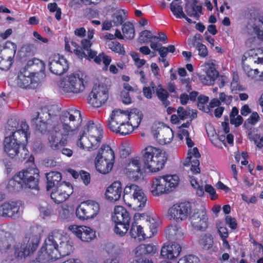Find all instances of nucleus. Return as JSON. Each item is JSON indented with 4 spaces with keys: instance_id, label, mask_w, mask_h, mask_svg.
I'll list each match as a JSON object with an SVG mask.
<instances>
[{
    "instance_id": "obj_61",
    "label": "nucleus",
    "mask_w": 263,
    "mask_h": 263,
    "mask_svg": "<svg viewBox=\"0 0 263 263\" xmlns=\"http://www.w3.org/2000/svg\"><path fill=\"white\" fill-rule=\"evenodd\" d=\"M145 249H144V244H141L138 246L134 250V253L136 257H141L143 255L146 254Z\"/></svg>"
},
{
    "instance_id": "obj_14",
    "label": "nucleus",
    "mask_w": 263,
    "mask_h": 263,
    "mask_svg": "<svg viewBox=\"0 0 263 263\" xmlns=\"http://www.w3.org/2000/svg\"><path fill=\"white\" fill-rule=\"evenodd\" d=\"M88 135H89L91 151H93L99 146L103 137V132L100 124H95L92 121H89L85 125Z\"/></svg>"
},
{
    "instance_id": "obj_30",
    "label": "nucleus",
    "mask_w": 263,
    "mask_h": 263,
    "mask_svg": "<svg viewBox=\"0 0 263 263\" xmlns=\"http://www.w3.org/2000/svg\"><path fill=\"white\" fill-rule=\"evenodd\" d=\"M165 152L163 150L152 146H147L142 151L143 163L153 159L158 158L159 155Z\"/></svg>"
},
{
    "instance_id": "obj_15",
    "label": "nucleus",
    "mask_w": 263,
    "mask_h": 263,
    "mask_svg": "<svg viewBox=\"0 0 263 263\" xmlns=\"http://www.w3.org/2000/svg\"><path fill=\"white\" fill-rule=\"evenodd\" d=\"M71 44L74 47L73 53L81 59L85 58L90 61L97 54L96 51L90 49L92 43L89 39H83L81 42V46L74 42H71Z\"/></svg>"
},
{
    "instance_id": "obj_11",
    "label": "nucleus",
    "mask_w": 263,
    "mask_h": 263,
    "mask_svg": "<svg viewBox=\"0 0 263 263\" xmlns=\"http://www.w3.org/2000/svg\"><path fill=\"white\" fill-rule=\"evenodd\" d=\"M192 213V205L190 202L176 203L167 211V218L171 221L180 223L186 220Z\"/></svg>"
},
{
    "instance_id": "obj_19",
    "label": "nucleus",
    "mask_w": 263,
    "mask_h": 263,
    "mask_svg": "<svg viewBox=\"0 0 263 263\" xmlns=\"http://www.w3.org/2000/svg\"><path fill=\"white\" fill-rule=\"evenodd\" d=\"M49 67L50 71L55 74H63L68 69L67 61L59 54L53 55L49 58Z\"/></svg>"
},
{
    "instance_id": "obj_3",
    "label": "nucleus",
    "mask_w": 263,
    "mask_h": 263,
    "mask_svg": "<svg viewBox=\"0 0 263 263\" xmlns=\"http://www.w3.org/2000/svg\"><path fill=\"white\" fill-rule=\"evenodd\" d=\"M72 242L58 232H52L39 252V261H48L68 255L73 251Z\"/></svg>"
},
{
    "instance_id": "obj_37",
    "label": "nucleus",
    "mask_w": 263,
    "mask_h": 263,
    "mask_svg": "<svg viewBox=\"0 0 263 263\" xmlns=\"http://www.w3.org/2000/svg\"><path fill=\"white\" fill-rule=\"evenodd\" d=\"M47 179V190H50L62 179V176L60 173L58 172H51L46 175Z\"/></svg>"
},
{
    "instance_id": "obj_16",
    "label": "nucleus",
    "mask_w": 263,
    "mask_h": 263,
    "mask_svg": "<svg viewBox=\"0 0 263 263\" xmlns=\"http://www.w3.org/2000/svg\"><path fill=\"white\" fill-rule=\"evenodd\" d=\"M73 193V187L69 182H63L56 187L50 194V197L56 203L66 201Z\"/></svg>"
},
{
    "instance_id": "obj_46",
    "label": "nucleus",
    "mask_w": 263,
    "mask_h": 263,
    "mask_svg": "<svg viewBox=\"0 0 263 263\" xmlns=\"http://www.w3.org/2000/svg\"><path fill=\"white\" fill-rule=\"evenodd\" d=\"M122 32L125 38L132 40L135 37V30L133 24L127 22L125 23L122 27Z\"/></svg>"
},
{
    "instance_id": "obj_2",
    "label": "nucleus",
    "mask_w": 263,
    "mask_h": 263,
    "mask_svg": "<svg viewBox=\"0 0 263 263\" xmlns=\"http://www.w3.org/2000/svg\"><path fill=\"white\" fill-rule=\"evenodd\" d=\"M81 121L79 110L63 111L60 117L59 121L53 124L52 129L49 131V146L53 150H59L66 145L67 143V137L78 129Z\"/></svg>"
},
{
    "instance_id": "obj_21",
    "label": "nucleus",
    "mask_w": 263,
    "mask_h": 263,
    "mask_svg": "<svg viewBox=\"0 0 263 263\" xmlns=\"http://www.w3.org/2000/svg\"><path fill=\"white\" fill-rule=\"evenodd\" d=\"M181 249L180 245L177 242L166 243L162 247L160 255L163 258L172 260L179 256Z\"/></svg>"
},
{
    "instance_id": "obj_1",
    "label": "nucleus",
    "mask_w": 263,
    "mask_h": 263,
    "mask_svg": "<svg viewBox=\"0 0 263 263\" xmlns=\"http://www.w3.org/2000/svg\"><path fill=\"white\" fill-rule=\"evenodd\" d=\"M35 229L32 228L31 232L19 241H16L10 233H5L0 240V249L2 253L12 260L14 258H25L33 253L39 245L40 237L38 234L35 233Z\"/></svg>"
},
{
    "instance_id": "obj_51",
    "label": "nucleus",
    "mask_w": 263,
    "mask_h": 263,
    "mask_svg": "<svg viewBox=\"0 0 263 263\" xmlns=\"http://www.w3.org/2000/svg\"><path fill=\"white\" fill-rule=\"evenodd\" d=\"M170 9L177 18H181L182 15L184 14L182 7L178 4L172 2L170 5Z\"/></svg>"
},
{
    "instance_id": "obj_63",
    "label": "nucleus",
    "mask_w": 263,
    "mask_h": 263,
    "mask_svg": "<svg viewBox=\"0 0 263 263\" xmlns=\"http://www.w3.org/2000/svg\"><path fill=\"white\" fill-rule=\"evenodd\" d=\"M233 97L232 96H227L224 92H221L219 94V100L227 105L230 104L232 101Z\"/></svg>"
},
{
    "instance_id": "obj_44",
    "label": "nucleus",
    "mask_w": 263,
    "mask_h": 263,
    "mask_svg": "<svg viewBox=\"0 0 263 263\" xmlns=\"http://www.w3.org/2000/svg\"><path fill=\"white\" fill-rule=\"evenodd\" d=\"M204 67L208 78H210L214 82L218 76V72L215 67V64L213 63L207 62L204 63Z\"/></svg>"
},
{
    "instance_id": "obj_42",
    "label": "nucleus",
    "mask_w": 263,
    "mask_h": 263,
    "mask_svg": "<svg viewBox=\"0 0 263 263\" xmlns=\"http://www.w3.org/2000/svg\"><path fill=\"white\" fill-rule=\"evenodd\" d=\"M174 137L173 130L169 128H166L163 130H161V133H158L157 138L163 144H167L170 143Z\"/></svg>"
},
{
    "instance_id": "obj_60",
    "label": "nucleus",
    "mask_w": 263,
    "mask_h": 263,
    "mask_svg": "<svg viewBox=\"0 0 263 263\" xmlns=\"http://www.w3.org/2000/svg\"><path fill=\"white\" fill-rule=\"evenodd\" d=\"M196 48L198 51V54L202 57H205L208 55V50L205 45L202 44L198 43L197 45Z\"/></svg>"
},
{
    "instance_id": "obj_39",
    "label": "nucleus",
    "mask_w": 263,
    "mask_h": 263,
    "mask_svg": "<svg viewBox=\"0 0 263 263\" xmlns=\"http://www.w3.org/2000/svg\"><path fill=\"white\" fill-rule=\"evenodd\" d=\"M86 129H85V126L84 128L80 132V138L78 139L77 142V145L80 148L83 149H86L88 151H91V148L92 146H90V142L89 141V135H88V137H86L84 135L86 134Z\"/></svg>"
},
{
    "instance_id": "obj_41",
    "label": "nucleus",
    "mask_w": 263,
    "mask_h": 263,
    "mask_svg": "<svg viewBox=\"0 0 263 263\" xmlns=\"http://www.w3.org/2000/svg\"><path fill=\"white\" fill-rule=\"evenodd\" d=\"M187 14L191 17L198 18L202 12V7L196 5V2L189 5L186 4L185 7Z\"/></svg>"
},
{
    "instance_id": "obj_48",
    "label": "nucleus",
    "mask_w": 263,
    "mask_h": 263,
    "mask_svg": "<svg viewBox=\"0 0 263 263\" xmlns=\"http://www.w3.org/2000/svg\"><path fill=\"white\" fill-rule=\"evenodd\" d=\"M158 36L152 35L150 31L145 30L140 33L139 41L141 43H147L152 40H158Z\"/></svg>"
},
{
    "instance_id": "obj_8",
    "label": "nucleus",
    "mask_w": 263,
    "mask_h": 263,
    "mask_svg": "<svg viewBox=\"0 0 263 263\" xmlns=\"http://www.w3.org/2000/svg\"><path fill=\"white\" fill-rule=\"evenodd\" d=\"M123 193V199L128 206L137 210L145 206L147 197L141 187L129 183L124 188Z\"/></svg>"
},
{
    "instance_id": "obj_7",
    "label": "nucleus",
    "mask_w": 263,
    "mask_h": 263,
    "mask_svg": "<svg viewBox=\"0 0 263 263\" xmlns=\"http://www.w3.org/2000/svg\"><path fill=\"white\" fill-rule=\"evenodd\" d=\"M87 78L86 74L83 71L71 73L60 81L59 87L65 92L81 93L85 89Z\"/></svg>"
},
{
    "instance_id": "obj_58",
    "label": "nucleus",
    "mask_w": 263,
    "mask_h": 263,
    "mask_svg": "<svg viewBox=\"0 0 263 263\" xmlns=\"http://www.w3.org/2000/svg\"><path fill=\"white\" fill-rule=\"evenodd\" d=\"M80 176L83 182V183L86 185H88L90 183V175L89 173L84 171H81L80 172Z\"/></svg>"
},
{
    "instance_id": "obj_43",
    "label": "nucleus",
    "mask_w": 263,
    "mask_h": 263,
    "mask_svg": "<svg viewBox=\"0 0 263 263\" xmlns=\"http://www.w3.org/2000/svg\"><path fill=\"white\" fill-rule=\"evenodd\" d=\"M162 176L165 180V182L167 185L170 192L178 185L180 179L178 176L177 175H167Z\"/></svg>"
},
{
    "instance_id": "obj_35",
    "label": "nucleus",
    "mask_w": 263,
    "mask_h": 263,
    "mask_svg": "<svg viewBox=\"0 0 263 263\" xmlns=\"http://www.w3.org/2000/svg\"><path fill=\"white\" fill-rule=\"evenodd\" d=\"M23 124H27L26 122L22 121L20 126L17 119L16 118L9 119L6 126L7 135L8 136L12 135L20 130L23 131L22 126Z\"/></svg>"
},
{
    "instance_id": "obj_56",
    "label": "nucleus",
    "mask_w": 263,
    "mask_h": 263,
    "mask_svg": "<svg viewBox=\"0 0 263 263\" xmlns=\"http://www.w3.org/2000/svg\"><path fill=\"white\" fill-rule=\"evenodd\" d=\"M259 120L258 114L256 112H253L251 114L249 118L246 121L245 125L251 124L254 125L256 124Z\"/></svg>"
},
{
    "instance_id": "obj_18",
    "label": "nucleus",
    "mask_w": 263,
    "mask_h": 263,
    "mask_svg": "<svg viewBox=\"0 0 263 263\" xmlns=\"http://www.w3.org/2000/svg\"><path fill=\"white\" fill-rule=\"evenodd\" d=\"M69 229L84 242H90L96 237V231L87 226L72 225L69 227Z\"/></svg>"
},
{
    "instance_id": "obj_53",
    "label": "nucleus",
    "mask_w": 263,
    "mask_h": 263,
    "mask_svg": "<svg viewBox=\"0 0 263 263\" xmlns=\"http://www.w3.org/2000/svg\"><path fill=\"white\" fill-rule=\"evenodd\" d=\"M199 258L194 255H190L180 258L178 263H198Z\"/></svg>"
},
{
    "instance_id": "obj_17",
    "label": "nucleus",
    "mask_w": 263,
    "mask_h": 263,
    "mask_svg": "<svg viewBox=\"0 0 263 263\" xmlns=\"http://www.w3.org/2000/svg\"><path fill=\"white\" fill-rule=\"evenodd\" d=\"M21 202L18 200H9L0 205V216L4 218H15L19 215Z\"/></svg>"
},
{
    "instance_id": "obj_27",
    "label": "nucleus",
    "mask_w": 263,
    "mask_h": 263,
    "mask_svg": "<svg viewBox=\"0 0 263 263\" xmlns=\"http://www.w3.org/2000/svg\"><path fill=\"white\" fill-rule=\"evenodd\" d=\"M166 237L170 240H179L183 238L184 233L178 225L171 224L165 231Z\"/></svg>"
},
{
    "instance_id": "obj_59",
    "label": "nucleus",
    "mask_w": 263,
    "mask_h": 263,
    "mask_svg": "<svg viewBox=\"0 0 263 263\" xmlns=\"http://www.w3.org/2000/svg\"><path fill=\"white\" fill-rule=\"evenodd\" d=\"M205 191L206 192L210 194L212 200H214L217 198L218 195L216 194L215 190L212 185L206 184L205 186Z\"/></svg>"
},
{
    "instance_id": "obj_32",
    "label": "nucleus",
    "mask_w": 263,
    "mask_h": 263,
    "mask_svg": "<svg viewBox=\"0 0 263 263\" xmlns=\"http://www.w3.org/2000/svg\"><path fill=\"white\" fill-rule=\"evenodd\" d=\"M139 219L140 220L145 221L149 226L150 230L153 234L156 233V228L158 225V218L155 217H152L146 214H137L134 216V219L137 220Z\"/></svg>"
},
{
    "instance_id": "obj_20",
    "label": "nucleus",
    "mask_w": 263,
    "mask_h": 263,
    "mask_svg": "<svg viewBox=\"0 0 263 263\" xmlns=\"http://www.w3.org/2000/svg\"><path fill=\"white\" fill-rule=\"evenodd\" d=\"M192 227L197 230L204 231L208 227V218L206 212L198 210L190 217Z\"/></svg>"
},
{
    "instance_id": "obj_24",
    "label": "nucleus",
    "mask_w": 263,
    "mask_h": 263,
    "mask_svg": "<svg viewBox=\"0 0 263 263\" xmlns=\"http://www.w3.org/2000/svg\"><path fill=\"white\" fill-rule=\"evenodd\" d=\"M158 158L144 162L145 167L151 172H157L163 168L167 160L165 152L160 154Z\"/></svg>"
},
{
    "instance_id": "obj_40",
    "label": "nucleus",
    "mask_w": 263,
    "mask_h": 263,
    "mask_svg": "<svg viewBox=\"0 0 263 263\" xmlns=\"http://www.w3.org/2000/svg\"><path fill=\"white\" fill-rule=\"evenodd\" d=\"M156 93L158 99L162 102V104L165 107H166L170 105V101L168 100L169 96L167 91L164 89L162 85L159 84L156 88Z\"/></svg>"
},
{
    "instance_id": "obj_26",
    "label": "nucleus",
    "mask_w": 263,
    "mask_h": 263,
    "mask_svg": "<svg viewBox=\"0 0 263 263\" xmlns=\"http://www.w3.org/2000/svg\"><path fill=\"white\" fill-rule=\"evenodd\" d=\"M122 193V185L120 182H113L106 190L105 192L106 198L111 201L118 200Z\"/></svg>"
},
{
    "instance_id": "obj_13",
    "label": "nucleus",
    "mask_w": 263,
    "mask_h": 263,
    "mask_svg": "<svg viewBox=\"0 0 263 263\" xmlns=\"http://www.w3.org/2000/svg\"><path fill=\"white\" fill-rule=\"evenodd\" d=\"M108 98V88L103 84H96L89 95L88 103L94 107H100Z\"/></svg>"
},
{
    "instance_id": "obj_54",
    "label": "nucleus",
    "mask_w": 263,
    "mask_h": 263,
    "mask_svg": "<svg viewBox=\"0 0 263 263\" xmlns=\"http://www.w3.org/2000/svg\"><path fill=\"white\" fill-rule=\"evenodd\" d=\"M243 70L248 77L252 79L256 77V76L259 73L258 69H252L249 65H245L243 66Z\"/></svg>"
},
{
    "instance_id": "obj_57",
    "label": "nucleus",
    "mask_w": 263,
    "mask_h": 263,
    "mask_svg": "<svg viewBox=\"0 0 263 263\" xmlns=\"http://www.w3.org/2000/svg\"><path fill=\"white\" fill-rule=\"evenodd\" d=\"M155 88V84L152 82L151 83L149 87H144L143 88V93L144 96L147 99H151L152 98V90L154 91Z\"/></svg>"
},
{
    "instance_id": "obj_5",
    "label": "nucleus",
    "mask_w": 263,
    "mask_h": 263,
    "mask_svg": "<svg viewBox=\"0 0 263 263\" xmlns=\"http://www.w3.org/2000/svg\"><path fill=\"white\" fill-rule=\"evenodd\" d=\"M39 179V170L34 167L24 170L10 179L7 185L10 192H18L24 188L37 190Z\"/></svg>"
},
{
    "instance_id": "obj_25",
    "label": "nucleus",
    "mask_w": 263,
    "mask_h": 263,
    "mask_svg": "<svg viewBox=\"0 0 263 263\" xmlns=\"http://www.w3.org/2000/svg\"><path fill=\"white\" fill-rule=\"evenodd\" d=\"M127 176L135 180H137L141 175V164L139 158L132 159L125 169Z\"/></svg>"
},
{
    "instance_id": "obj_22",
    "label": "nucleus",
    "mask_w": 263,
    "mask_h": 263,
    "mask_svg": "<svg viewBox=\"0 0 263 263\" xmlns=\"http://www.w3.org/2000/svg\"><path fill=\"white\" fill-rule=\"evenodd\" d=\"M200 157V155L197 147L190 149L184 165L186 166L191 164V171L194 174L199 173L200 170L199 167V161L198 159Z\"/></svg>"
},
{
    "instance_id": "obj_47",
    "label": "nucleus",
    "mask_w": 263,
    "mask_h": 263,
    "mask_svg": "<svg viewBox=\"0 0 263 263\" xmlns=\"http://www.w3.org/2000/svg\"><path fill=\"white\" fill-rule=\"evenodd\" d=\"M107 44L108 48L112 51L122 55L125 54V51L123 45L121 44L119 42L116 41H109Z\"/></svg>"
},
{
    "instance_id": "obj_38",
    "label": "nucleus",
    "mask_w": 263,
    "mask_h": 263,
    "mask_svg": "<svg viewBox=\"0 0 263 263\" xmlns=\"http://www.w3.org/2000/svg\"><path fill=\"white\" fill-rule=\"evenodd\" d=\"M129 233L132 237L135 239L137 238L139 241L144 240L146 238L143 228L136 222H133Z\"/></svg>"
},
{
    "instance_id": "obj_55",
    "label": "nucleus",
    "mask_w": 263,
    "mask_h": 263,
    "mask_svg": "<svg viewBox=\"0 0 263 263\" xmlns=\"http://www.w3.org/2000/svg\"><path fill=\"white\" fill-rule=\"evenodd\" d=\"M250 139L254 141L258 148H261L263 147V136L256 134L252 136L250 135Z\"/></svg>"
},
{
    "instance_id": "obj_64",
    "label": "nucleus",
    "mask_w": 263,
    "mask_h": 263,
    "mask_svg": "<svg viewBox=\"0 0 263 263\" xmlns=\"http://www.w3.org/2000/svg\"><path fill=\"white\" fill-rule=\"evenodd\" d=\"M226 223L232 229H236L237 228V224L236 221L234 218H232L230 216H227L226 217Z\"/></svg>"
},
{
    "instance_id": "obj_33",
    "label": "nucleus",
    "mask_w": 263,
    "mask_h": 263,
    "mask_svg": "<svg viewBox=\"0 0 263 263\" xmlns=\"http://www.w3.org/2000/svg\"><path fill=\"white\" fill-rule=\"evenodd\" d=\"M115 162V154L113 150L108 145H103L99 149L96 158Z\"/></svg>"
},
{
    "instance_id": "obj_62",
    "label": "nucleus",
    "mask_w": 263,
    "mask_h": 263,
    "mask_svg": "<svg viewBox=\"0 0 263 263\" xmlns=\"http://www.w3.org/2000/svg\"><path fill=\"white\" fill-rule=\"evenodd\" d=\"M217 228L221 238H227L229 235L227 228L224 226H221L220 225H218Z\"/></svg>"
},
{
    "instance_id": "obj_10",
    "label": "nucleus",
    "mask_w": 263,
    "mask_h": 263,
    "mask_svg": "<svg viewBox=\"0 0 263 263\" xmlns=\"http://www.w3.org/2000/svg\"><path fill=\"white\" fill-rule=\"evenodd\" d=\"M130 219L131 216L126 209L122 206H116L112 216V220L115 223V233L121 236H124L128 230Z\"/></svg>"
},
{
    "instance_id": "obj_31",
    "label": "nucleus",
    "mask_w": 263,
    "mask_h": 263,
    "mask_svg": "<svg viewBox=\"0 0 263 263\" xmlns=\"http://www.w3.org/2000/svg\"><path fill=\"white\" fill-rule=\"evenodd\" d=\"M5 47L10 48L12 55L7 57L0 63V69L3 70H7L11 66L13 57L14 56L17 49L16 45L10 41L6 43Z\"/></svg>"
},
{
    "instance_id": "obj_52",
    "label": "nucleus",
    "mask_w": 263,
    "mask_h": 263,
    "mask_svg": "<svg viewBox=\"0 0 263 263\" xmlns=\"http://www.w3.org/2000/svg\"><path fill=\"white\" fill-rule=\"evenodd\" d=\"M177 113L180 119L181 120L191 118V110L190 109H185L183 107H179L177 109Z\"/></svg>"
},
{
    "instance_id": "obj_50",
    "label": "nucleus",
    "mask_w": 263,
    "mask_h": 263,
    "mask_svg": "<svg viewBox=\"0 0 263 263\" xmlns=\"http://www.w3.org/2000/svg\"><path fill=\"white\" fill-rule=\"evenodd\" d=\"M250 49L246 52L243 57L242 60H246L248 58L257 56L263 53V49L260 48H250Z\"/></svg>"
},
{
    "instance_id": "obj_45",
    "label": "nucleus",
    "mask_w": 263,
    "mask_h": 263,
    "mask_svg": "<svg viewBox=\"0 0 263 263\" xmlns=\"http://www.w3.org/2000/svg\"><path fill=\"white\" fill-rule=\"evenodd\" d=\"M92 59H94L95 62L98 64H100L102 62L104 65V67L103 68V69L104 70H107L108 66L111 61V58L106 55L103 53L99 54L98 56L96 54Z\"/></svg>"
},
{
    "instance_id": "obj_34",
    "label": "nucleus",
    "mask_w": 263,
    "mask_h": 263,
    "mask_svg": "<svg viewBox=\"0 0 263 263\" xmlns=\"http://www.w3.org/2000/svg\"><path fill=\"white\" fill-rule=\"evenodd\" d=\"M199 243L203 250H209L210 252L217 251V248L214 247L213 237L210 234L201 235L199 240Z\"/></svg>"
},
{
    "instance_id": "obj_28",
    "label": "nucleus",
    "mask_w": 263,
    "mask_h": 263,
    "mask_svg": "<svg viewBox=\"0 0 263 263\" xmlns=\"http://www.w3.org/2000/svg\"><path fill=\"white\" fill-rule=\"evenodd\" d=\"M33 76V73L26 69H21L15 80L17 86L22 88H27L32 83Z\"/></svg>"
},
{
    "instance_id": "obj_4",
    "label": "nucleus",
    "mask_w": 263,
    "mask_h": 263,
    "mask_svg": "<svg viewBox=\"0 0 263 263\" xmlns=\"http://www.w3.org/2000/svg\"><path fill=\"white\" fill-rule=\"evenodd\" d=\"M141 112L133 113L120 109H114L107 121L108 128L112 132L125 136L138 127L142 120Z\"/></svg>"
},
{
    "instance_id": "obj_23",
    "label": "nucleus",
    "mask_w": 263,
    "mask_h": 263,
    "mask_svg": "<svg viewBox=\"0 0 263 263\" xmlns=\"http://www.w3.org/2000/svg\"><path fill=\"white\" fill-rule=\"evenodd\" d=\"M165 181L163 176H159L153 180L151 191L153 196H159L170 193Z\"/></svg>"
},
{
    "instance_id": "obj_49",
    "label": "nucleus",
    "mask_w": 263,
    "mask_h": 263,
    "mask_svg": "<svg viewBox=\"0 0 263 263\" xmlns=\"http://www.w3.org/2000/svg\"><path fill=\"white\" fill-rule=\"evenodd\" d=\"M126 12L124 10H120L114 13L112 22L118 26L121 25L126 20Z\"/></svg>"
},
{
    "instance_id": "obj_6",
    "label": "nucleus",
    "mask_w": 263,
    "mask_h": 263,
    "mask_svg": "<svg viewBox=\"0 0 263 263\" xmlns=\"http://www.w3.org/2000/svg\"><path fill=\"white\" fill-rule=\"evenodd\" d=\"M23 131H18L13 135L7 136L4 141V151L7 155L13 158L17 156L20 160H23L25 159L28 155V151L25 146H23L21 152H20L19 144L17 141L22 142V138L18 137L22 134V137L25 140L27 139V135L25 133L26 129L28 128V124H23Z\"/></svg>"
},
{
    "instance_id": "obj_36",
    "label": "nucleus",
    "mask_w": 263,
    "mask_h": 263,
    "mask_svg": "<svg viewBox=\"0 0 263 263\" xmlns=\"http://www.w3.org/2000/svg\"><path fill=\"white\" fill-rule=\"evenodd\" d=\"M95 163L97 170L103 174L108 173L111 170L114 164V162L100 159L99 157L95 158Z\"/></svg>"
},
{
    "instance_id": "obj_29",
    "label": "nucleus",
    "mask_w": 263,
    "mask_h": 263,
    "mask_svg": "<svg viewBox=\"0 0 263 263\" xmlns=\"http://www.w3.org/2000/svg\"><path fill=\"white\" fill-rule=\"evenodd\" d=\"M45 115V118L44 117L41 116V114L39 112L37 113V117L32 119V122L33 124L35 125V127L36 130L39 131L42 134H45L47 130V117L48 118L50 117V114L48 112L43 114Z\"/></svg>"
},
{
    "instance_id": "obj_12",
    "label": "nucleus",
    "mask_w": 263,
    "mask_h": 263,
    "mask_svg": "<svg viewBox=\"0 0 263 263\" xmlns=\"http://www.w3.org/2000/svg\"><path fill=\"white\" fill-rule=\"evenodd\" d=\"M100 211L99 203L93 200H87L81 202L77 206L76 215L81 220L93 218Z\"/></svg>"
},
{
    "instance_id": "obj_9",
    "label": "nucleus",
    "mask_w": 263,
    "mask_h": 263,
    "mask_svg": "<svg viewBox=\"0 0 263 263\" xmlns=\"http://www.w3.org/2000/svg\"><path fill=\"white\" fill-rule=\"evenodd\" d=\"M246 33L252 36L246 42L248 48H257L259 40L263 41V17L250 18L246 26Z\"/></svg>"
}]
</instances>
